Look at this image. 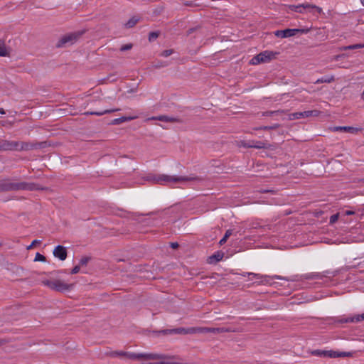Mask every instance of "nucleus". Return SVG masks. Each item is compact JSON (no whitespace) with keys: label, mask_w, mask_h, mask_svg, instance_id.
<instances>
[{"label":"nucleus","mask_w":364,"mask_h":364,"mask_svg":"<svg viewBox=\"0 0 364 364\" xmlns=\"http://www.w3.org/2000/svg\"><path fill=\"white\" fill-rule=\"evenodd\" d=\"M249 146L250 147H255V148H261V144H252V145H249Z\"/></svg>","instance_id":"39"},{"label":"nucleus","mask_w":364,"mask_h":364,"mask_svg":"<svg viewBox=\"0 0 364 364\" xmlns=\"http://www.w3.org/2000/svg\"><path fill=\"white\" fill-rule=\"evenodd\" d=\"M353 355V352H341L333 350H328V358H340V357H352Z\"/></svg>","instance_id":"11"},{"label":"nucleus","mask_w":364,"mask_h":364,"mask_svg":"<svg viewBox=\"0 0 364 364\" xmlns=\"http://www.w3.org/2000/svg\"><path fill=\"white\" fill-rule=\"evenodd\" d=\"M353 214H354V211H353V210H346L345 212V215H351Z\"/></svg>","instance_id":"37"},{"label":"nucleus","mask_w":364,"mask_h":364,"mask_svg":"<svg viewBox=\"0 0 364 364\" xmlns=\"http://www.w3.org/2000/svg\"><path fill=\"white\" fill-rule=\"evenodd\" d=\"M126 358L132 360H155V359H165L167 358V355L164 354L159 353H134L130 352H126Z\"/></svg>","instance_id":"5"},{"label":"nucleus","mask_w":364,"mask_h":364,"mask_svg":"<svg viewBox=\"0 0 364 364\" xmlns=\"http://www.w3.org/2000/svg\"><path fill=\"white\" fill-rule=\"evenodd\" d=\"M139 19L136 17H132L125 23V26L129 28H132L136 25Z\"/></svg>","instance_id":"20"},{"label":"nucleus","mask_w":364,"mask_h":364,"mask_svg":"<svg viewBox=\"0 0 364 364\" xmlns=\"http://www.w3.org/2000/svg\"><path fill=\"white\" fill-rule=\"evenodd\" d=\"M192 178L187 176H170L166 174L151 175L147 177V180L154 183L161 185H171L172 183H185L192 180Z\"/></svg>","instance_id":"1"},{"label":"nucleus","mask_w":364,"mask_h":364,"mask_svg":"<svg viewBox=\"0 0 364 364\" xmlns=\"http://www.w3.org/2000/svg\"><path fill=\"white\" fill-rule=\"evenodd\" d=\"M309 31L308 29H291L287 28L284 30H277L274 32V36L279 38H284L287 37L294 36L297 33H306Z\"/></svg>","instance_id":"8"},{"label":"nucleus","mask_w":364,"mask_h":364,"mask_svg":"<svg viewBox=\"0 0 364 364\" xmlns=\"http://www.w3.org/2000/svg\"><path fill=\"white\" fill-rule=\"evenodd\" d=\"M137 117H138L137 116L133 115V116L122 117L119 118H116L112 120V124H114V125L119 124L124 122H128V121L135 119Z\"/></svg>","instance_id":"14"},{"label":"nucleus","mask_w":364,"mask_h":364,"mask_svg":"<svg viewBox=\"0 0 364 364\" xmlns=\"http://www.w3.org/2000/svg\"><path fill=\"white\" fill-rule=\"evenodd\" d=\"M360 129L353 127H336L333 128V131H345L350 133H357Z\"/></svg>","instance_id":"15"},{"label":"nucleus","mask_w":364,"mask_h":364,"mask_svg":"<svg viewBox=\"0 0 364 364\" xmlns=\"http://www.w3.org/2000/svg\"><path fill=\"white\" fill-rule=\"evenodd\" d=\"M34 261L35 262H45L46 261V257L43 255L37 252L36 254V256H35V258H34Z\"/></svg>","instance_id":"26"},{"label":"nucleus","mask_w":364,"mask_h":364,"mask_svg":"<svg viewBox=\"0 0 364 364\" xmlns=\"http://www.w3.org/2000/svg\"><path fill=\"white\" fill-rule=\"evenodd\" d=\"M53 253L55 257L58 258L61 261H64L67 257L66 247L62 245L56 246L54 248Z\"/></svg>","instance_id":"10"},{"label":"nucleus","mask_w":364,"mask_h":364,"mask_svg":"<svg viewBox=\"0 0 364 364\" xmlns=\"http://www.w3.org/2000/svg\"><path fill=\"white\" fill-rule=\"evenodd\" d=\"M158 37V33L156 32H151L149 33V41H152L154 39H156Z\"/></svg>","instance_id":"33"},{"label":"nucleus","mask_w":364,"mask_h":364,"mask_svg":"<svg viewBox=\"0 0 364 364\" xmlns=\"http://www.w3.org/2000/svg\"><path fill=\"white\" fill-rule=\"evenodd\" d=\"M320 112L318 110H308L304 112H297L291 113L289 115V119L290 120L299 119L302 118H307L310 117H318L320 114Z\"/></svg>","instance_id":"9"},{"label":"nucleus","mask_w":364,"mask_h":364,"mask_svg":"<svg viewBox=\"0 0 364 364\" xmlns=\"http://www.w3.org/2000/svg\"><path fill=\"white\" fill-rule=\"evenodd\" d=\"M36 189L37 187L34 183L15 182L10 180H4L0 181V192L19 190L33 191Z\"/></svg>","instance_id":"2"},{"label":"nucleus","mask_w":364,"mask_h":364,"mask_svg":"<svg viewBox=\"0 0 364 364\" xmlns=\"http://www.w3.org/2000/svg\"><path fill=\"white\" fill-rule=\"evenodd\" d=\"M80 266L78 264V265H76L75 267H74L73 268V269L71 270V274H77L80 272Z\"/></svg>","instance_id":"34"},{"label":"nucleus","mask_w":364,"mask_h":364,"mask_svg":"<svg viewBox=\"0 0 364 364\" xmlns=\"http://www.w3.org/2000/svg\"><path fill=\"white\" fill-rule=\"evenodd\" d=\"M90 261V257H84L80 259L79 262V265L82 267H85L87 264L88 262Z\"/></svg>","instance_id":"25"},{"label":"nucleus","mask_w":364,"mask_h":364,"mask_svg":"<svg viewBox=\"0 0 364 364\" xmlns=\"http://www.w3.org/2000/svg\"><path fill=\"white\" fill-rule=\"evenodd\" d=\"M314 355L322 356V357H328V350H316L314 353Z\"/></svg>","instance_id":"24"},{"label":"nucleus","mask_w":364,"mask_h":364,"mask_svg":"<svg viewBox=\"0 0 364 364\" xmlns=\"http://www.w3.org/2000/svg\"><path fill=\"white\" fill-rule=\"evenodd\" d=\"M111 356L112 357H125L126 356V352L125 351H114L111 353Z\"/></svg>","instance_id":"27"},{"label":"nucleus","mask_w":364,"mask_h":364,"mask_svg":"<svg viewBox=\"0 0 364 364\" xmlns=\"http://www.w3.org/2000/svg\"><path fill=\"white\" fill-rule=\"evenodd\" d=\"M307 3L298 4V5H289V8L291 11L294 12H298L301 14H305L306 13V8L305 7Z\"/></svg>","instance_id":"13"},{"label":"nucleus","mask_w":364,"mask_h":364,"mask_svg":"<svg viewBox=\"0 0 364 364\" xmlns=\"http://www.w3.org/2000/svg\"><path fill=\"white\" fill-rule=\"evenodd\" d=\"M149 119H157V120L162 121V122H175L176 121L175 118L170 117L166 116V115H161L159 117H151V118L147 119V120H149Z\"/></svg>","instance_id":"18"},{"label":"nucleus","mask_w":364,"mask_h":364,"mask_svg":"<svg viewBox=\"0 0 364 364\" xmlns=\"http://www.w3.org/2000/svg\"><path fill=\"white\" fill-rule=\"evenodd\" d=\"M178 243H177V242H172V243H171V247L172 248H173V249H175V248L178 247Z\"/></svg>","instance_id":"38"},{"label":"nucleus","mask_w":364,"mask_h":364,"mask_svg":"<svg viewBox=\"0 0 364 364\" xmlns=\"http://www.w3.org/2000/svg\"><path fill=\"white\" fill-rule=\"evenodd\" d=\"M43 284L50 289L60 292L69 291L73 287V284H68L58 279L46 280L43 281Z\"/></svg>","instance_id":"3"},{"label":"nucleus","mask_w":364,"mask_h":364,"mask_svg":"<svg viewBox=\"0 0 364 364\" xmlns=\"http://www.w3.org/2000/svg\"><path fill=\"white\" fill-rule=\"evenodd\" d=\"M360 1L361 4L364 6V0H360Z\"/></svg>","instance_id":"42"},{"label":"nucleus","mask_w":364,"mask_h":364,"mask_svg":"<svg viewBox=\"0 0 364 364\" xmlns=\"http://www.w3.org/2000/svg\"><path fill=\"white\" fill-rule=\"evenodd\" d=\"M338 218H339V213H336V214L331 215L330 218V220H329L330 224L335 223L338 220Z\"/></svg>","instance_id":"29"},{"label":"nucleus","mask_w":364,"mask_h":364,"mask_svg":"<svg viewBox=\"0 0 364 364\" xmlns=\"http://www.w3.org/2000/svg\"><path fill=\"white\" fill-rule=\"evenodd\" d=\"M362 48H364V44H354V45L349 46L346 47V48L353 50V49Z\"/></svg>","instance_id":"28"},{"label":"nucleus","mask_w":364,"mask_h":364,"mask_svg":"<svg viewBox=\"0 0 364 364\" xmlns=\"http://www.w3.org/2000/svg\"><path fill=\"white\" fill-rule=\"evenodd\" d=\"M363 320H364V313L360 315H357L353 317H349V318H345L344 320H341V322H345V323L359 322Z\"/></svg>","instance_id":"17"},{"label":"nucleus","mask_w":364,"mask_h":364,"mask_svg":"<svg viewBox=\"0 0 364 364\" xmlns=\"http://www.w3.org/2000/svg\"><path fill=\"white\" fill-rule=\"evenodd\" d=\"M219 328H176L173 330H171V332H173L175 333H180V334H191V333H215L219 332Z\"/></svg>","instance_id":"6"},{"label":"nucleus","mask_w":364,"mask_h":364,"mask_svg":"<svg viewBox=\"0 0 364 364\" xmlns=\"http://www.w3.org/2000/svg\"><path fill=\"white\" fill-rule=\"evenodd\" d=\"M8 149H18V143L12 142L11 144H9Z\"/></svg>","instance_id":"32"},{"label":"nucleus","mask_w":364,"mask_h":364,"mask_svg":"<svg viewBox=\"0 0 364 364\" xmlns=\"http://www.w3.org/2000/svg\"><path fill=\"white\" fill-rule=\"evenodd\" d=\"M173 53V50L171 49L165 50L161 53V55L163 57H168V56L171 55Z\"/></svg>","instance_id":"30"},{"label":"nucleus","mask_w":364,"mask_h":364,"mask_svg":"<svg viewBox=\"0 0 364 364\" xmlns=\"http://www.w3.org/2000/svg\"><path fill=\"white\" fill-rule=\"evenodd\" d=\"M132 48V44H131V43H128V44L123 45V46L120 48V50H121V51H125V50H130Z\"/></svg>","instance_id":"31"},{"label":"nucleus","mask_w":364,"mask_h":364,"mask_svg":"<svg viewBox=\"0 0 364 364\" xmlns=\"http://www.w3.org/2000/svg\"><path fill=\"white\" fill-rule=\"evenodd\" d=\"M363 181H364V179H363Z\"/></svg>","instance_id":"44"},{"label":"nucleus","mask_w":364,"mask_h":364,"mask_svg":"<svg viewBox=\"0 0 364 364\" xmlns=\"http://www.w3.org/2000/svg\"><path fill=\"white\" fill-rule=\"evenodd\" d=\"M246 275L252 276L253 278H255L256 279H259L262 278L267 277V276H264V275H261V274H255V273H252V272H246L242 274V276H244V277H245Z\"/></svg>","instance_id":"23"},{"label":"nucleus","mask_w":364,"mask_h":364,"mask_svg":"<svg viewBox=\"0 0 364 364\" xmlns=\"http://www.w3.org/2000/svg\"><path fill=\"white\" fill-rule=\"evenodd\" d=\"M330 82V80H328L326 79H323V78H321V79H318L316 82V83H321V82Z\"/></svg>","instance_id":"36"},{"label":"nucleus","mask_w":364,"mask_h":364,"mask_svg":"<svg viewBox=\"0 0 364 364\" xmlns=\"http://www.w3.org/2000/svg\"><path fill=\"white\" fill-rule=\"evenodd\" d=\"M232 235V230H228L223 236V237L220 240L219 243L220 245H223L226 242L228 237Z\"/></svg>","instance_id":"22"},{"label":"nucleus","mask_w":364,"mask_h":364,"mask_svg":"<svg viewBox=\"0 0 364 364\" xmlns=\"http://www.w3.org/2000/svg\"><path fill=\"white\" fill-rule=\"evenodd\" d=\"M362 98L364 99V90H363V92L362 93Z\"/></svg>","instance_id":"43"},{"label":"nucleus","mask_w":364,"mask_h":364,"mask_svg":"<svg viewBox=\"0 0 364 364\" xmlns=\"http://www.w3.org/2000/svg\"><path fill=\"white\" fill-rule=\"evenodd\" d=\"M274 56V54L273 52L269 50H265L253 57L251 59L250 63L252 65H257L261 63H267L269 62L271 59H272Z\"/></svg>","instance_id":"7"},{"label":"nucleus","mask_w":364,"mask_h":364,"mask_svg":"<svg viewBox=\"0 0 364 364\" xmlns=\"http://www.w3.org/2000/svg\"><path fill=\"white\" fill-rule=\"evenodd\" d=\"M81 34L80 32L67 33L58 40L56 46L61 48L72 46L77 41Z\"/></svg>","instance_id":"4"},{"label":"nucleus","mask_w":364,"mask_h":364,"mask_svg":"<svg viewBox=\"0 0 364 364\" xmlns=\"http://www.w3.org/2000/svg\"><path fill=\"white\" fill-rule=\"evenodd\" d=\"M223 257V254L220 252H218L216 254L213 255L209 257V263H213V262H219Z\"/></svg>","instance_id":"19"},{"label":"nucleus","mask_w":364,"mask_h":364,"mask_svg":"<svg viewBox=\"0 0 364 364\" xmlns=\"http://www.w3.org/2000/svg\"><path fill=\"white\" fill-rule=\"evenodd\" d=\"M118 110H119V109H106V110H104L102 112H89L88 114H95V115H97V116H101V115H103L105 114L111 113V112H115V111H118Z\"/></svg>","instance_id":"21"},{"label":"nucleus","mask_w":364,"mask_h":364,"mask_svg":"<svg viewBox=\"0 0 364 364\" xmlns=\"http://www.w3.org/2000/svg\"><path fill=\"white\" fill-rule=\"evenodd\" d=\"M275 278L278 279H282L283 278L280 276H275L274 277Z\"/></svg>","instance_id":"41"},{"label":"nucleus","mask_w":364,"mask_h":364,"mask_svg":"<svg viewBox=\"0 0 364 364\" xmlns=\"http://www.w3.org/2000/svg\"><path fill=\"white\" fill-rule=\"evenodd\" d=\"M41 243V241L40 240H33L31 244L28 247V250L32 248L33 246H35L37 244H40Z\"/></svg>","instance_id":"35"},{"label":"nucleus","mask_w":364,"mask_h":364,"mask_svg":"<svg viewBox=\"0 0 364 364\" xmlns=\"http://www.w3.org/2000/svg\"><path fill=\"white\" fill-rule=\"evenodd\" d=\"M0 114H5V111L4 110V109H0Z\"/></svg>","instance_id":"40"},{"label":"nucleus","mask_w":364,"mask_h":364,"mask_svg":"<svg viewBox=\"0 0 364 364\" xmlns=\"http://www.w3.org/2000/svg\"><path fill=\"white\" fill-rule=\"evenodd\" d=\"M305 7L306 8V13H311L314 16L323 13L322 9L314 4L307 3Z\"/></svg>","instance_id":"12"},{"label":"nucleus","mask_w":364,"mask_h":364,"mask_svg":"<svg viewBox=\"0 0 364 364\" xmlns=\"http://www.w3.org/2000/svg\"><path fill=\"white\" fill-rule=\"evenodd\" d=\"M9 55V50L6 46L5 41L0 40V56L5 57Z\"/></svg>","instance_id":"16"}]
</instances>
